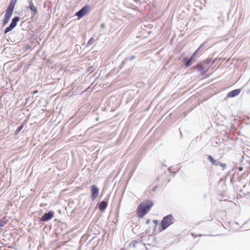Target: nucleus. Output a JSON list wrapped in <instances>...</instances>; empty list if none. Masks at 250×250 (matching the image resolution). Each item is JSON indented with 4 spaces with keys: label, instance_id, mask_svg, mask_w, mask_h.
<instances>
[{
    "label": "nucleus",
    "instance_id": "1",
    "mask_svg": "<svg viewBox=\"0 0 250 250\" xmlns=\"http://www.w3.org/2000/svg\"><path fill=\"white\" fill-rule=\"evenodd\" d=\"M153 206L151 201L146 200L140 204L137 208V215L140 218H143L150 210Z\"/></svg>",
    "mask_w": 250,
    "mask_h": 250
},
{
    "label": "nucleus",
    "instance_id": "2",
    "mask_svg": "<svg viewBox=\"0 0 250 250\" xmlns=\"http://www.w3.org/2000/svg\"><path fill=\"white\" fill-rule=\"evenodd\" d=\"M173 217L171 215H168L164 217L161 222V229L160 231H162L166 229L170 225L173 223Z\"/></svg>",
    "mask_w": 250,
    "mask_h": 250
},
{
    "label": "nucleus",
    "instance_id": "3",
    "mask_svg": "<svg viewBox=\"0 0 250 250\" xmlns=\"http://www.w3.org/2000/svg\"><path fill=\"white\" fill-rule=\"evenodd\" d=\"M89 10L90 6L88 5H85L80 10L76 13L75 16L78 17V19H80L84 16L89 11Z\"/></svg>",
    "mask_w": 250,
    "mask_h": 250
},
{
    "label": "nucleus",
    "instance_id": "4",
    "mask_svg": "<svg viewBox=\"0 0 250 250\" xmlns=\"http://www.w3.org/2000/svg\"><path fill=\"white\" fill-rule=\"evenodd\" d=\"M20 18L18 17H15L12 19V22L11 23L9 26L7 27L4 30V34H6L9 32L11 30H12L14 28L16 27L17 25V22L19 21Z\"/></svg>",
    "mask_w": 250,
    "mask_h": 250
},
{
    "label": "nucleus",
    "instance_id": "5",
    "mask_svg": "<svg viewBox=\"0 0 250 250\" xmlns=\"http://www.w3.org/2000/svg\"><path fill=\"white\" fill-rule=\"evenodd\" d=\"M132 250H145V246L140 242H132Z\"/></svg>",
    "mask_w": 250,
    "mask_h": 250
},
{
    "label": "nucleus",
    "instance_id": "6",
    "mask_svg": "<svg viewBox=\"0 0 250 250\" xmlns=\"http://www.w3.org/2000/svg\"><path fill=\"white\" fill-rule=\"evenodd\" d=\"M193 68L196 69L201 71L202 74H205L208 71V69L203 66L202 62H200L193 67Z\"/></svg>",
    "mask_w": 250,
    "mask_h": 250
},
{
    "label": "nucleus",
    "instance_id": "7",
    "mask_svg": "<svg viewBox=\"0 0 250 250\" xmlns=\"http://www.w3.org/2000/svg\"><path fill=\"white\" fill-rule=\"evenodd\" d=\"M54 217V212L53 211H49L44 214L41 218V220L43 222L47 221L52 219Z\"/></svg>",
    "mask_w": 250,
    "mask_h": 250
},
{
    "label": "nucleus",
    "instance_id": "8",
    "mask_svg": "<svg viewBox=\"0 0 250 250\" xmlns=\"http://www.w3.org/2000/svg\"><path fill=\"white\" fill-rule=\"evenodd\" d=\"M99 195V189L95 185L91 186V197L92 200H95Z\"/></svg>",
    "mask_w": 250,
    "mask_h": 250
},
{
    "label": "nucleus",
    "instance_id": "9",
    "mask_svg": "<svg viewBox=\"0 0 250 250\" xmlns=\"http://www.w3.org/2000/svg\"><path fill=\"white\" fill-rule=\"evenodd\" d=\"M28 8L31 10L32 13V17H34L35 15L38 13V10L37 7L34 5L33 2L30 1L29 3V6Z\"/></svg>",
    "mask_w": 250,
    "mask_h": 250
},
{
    "label": "nucleus",
    "instance_id": "10",
    "mask_svg": "<svg viewBox=\"0 0 250 250\" xmlns=\"http://www.w3.org/2000/svg\"><path fill=\"white\" fill-rule=\"evenodd\" d=\"M14 9V7L12 6L9 5L7 9H6V13H5V17H7V18H10Z\"/></svg>",
    "mask_w": 250,
    "mask_h": 250
},
{
    "label": "nucleus",
    "instance_id": "11",
    "mask_svg": "<svg viewBox=\"0 0 250 250\" xmlns=\"http://www.w3.org/2000/svg\"><path fill=\"white\" fill-rule=\"evenodd\" d=\"M240 91H241V90L239 89H237L233 90L229 92L228 94V97H235V96H237L238 95H239L240 94Z\"/></svg>",
    "mask_w": 250,
    "mask_h": 250
},
{
    "label": "nucleus",
    "instance_id": "12",
    "mask_svg": "<svg viewBox=\"0 0 250 250\" xmlns=\"http://www.w3.org/2000/svg\"><path fill=\"white\" fill-rule=\"evenodd\" d=\"M107 203L105 201H102L99 205V209L104 211L107 207Z\"/></svg>",
    "mask_w": 250,
    "mask_h": 250
},
{
    "label": "nucleus",
    "instance_id": "13",
    "mask_svg": "<svg viewBox=\"0 0 250 250\" xmlns=\"http://www.w3.org/2000/svg\"><path fill=\"white\" fill-rule=\"evenodd\" d=\"M8 220L5 218H3L2 219L0 220V227H3L6 224H7Z\"/></svg>",
    "mask_w": 250,
    "mask_h": 250
},
{
    "label": "nucleus",
    "instance_id": "14",
    "mask_svg": "<svg viewBox=\"0 0 250 250\" xmlns=\"http://www.w3.org/2000/svg\"><path fill=\"white\" fill-rule=\"evenodd\" d=\"M194 60L193 58L191 57L189 59V60L185 64L186 67H188L190 65L191 62Z\"/></svg>",
    "mask_w": 250,
    "mask_h": 250
},
{
    "label": "nucleus",
    "instance_id": "15",
    "mask_svg": "<svg viewBox=\"0 0 250 250\" xmlns=\"http://www.w3.org/2000/svg\"><path fill=\"white\" fill-rule=\"evenodd\" d=\"M208 158L213 165L215 163V160L211 155H208Z\"/></svg>",
    "mask_w": 250,
    "mask_h": 250
},
{
    "label": "nucleus",
    "instance_id": "16",
    "mask_svg": "<svg viewBox=\"0 0 250 250\" xmlns=\"http://www.w3.org/2000/svg\"><path fill=\"white\" fill-rule=\"evenodd\" d=\"M95 42V40L93 38H90L87 42V45H90L92 44Z\"/></svg>",
    "mask_w": 250,
    "mask_h": 250
},
{
    "label": "nucleus",
    "instance_id": "17",
    "mask_svg": "<svg viewBox=\"0 0 250 250\" xmlns=\"http://www.w3.org/2000/svg\"><path fill=\"white\" fill-rule=\"evenodd\" d=\"M23 127V125H22L21 126H19L18 128L16 130L15 133L16 134H17Z\"/></svg>",
    "mask_w": 250,
    "mask_h": 250
},
{
    "label": "nucleus",
    "instance_id": "18",
    "mask_svg": "<svg viewBox=\"0 0 250 250\" xmlns=\"http://www.w3.org/2000/svg\"><path fill=\"white\" fill-rule=\"evenodd\" d=\"M17 1V0H11L9 5L15 7V5Z\"/></svg>",
    "mask_w": 250,
    "mask_h": 250
},
{
    "label": "nucleus",
    "instance_id": "19",
    "mask_svg": "<svg viewBox=\"0 0 250 250\" xmlns=\"http://www.w3.org/2000/svg\"><path fill=\"white\" fill-rule=\"evenodd\" d=\"M199 50V48L197 49L194 52V53L192 54V55L191 56V57L193 58V59H194V58L196 57L197 54V52H198Z\"/></svg>",
    "mask_w": 250,
    "mask_h": 250
},
{
    "label": "nucleus",
    "instance_id": "20",
    "mask_svg": "<svg viewBox=\"0 0 250 250\" xmlns=\"http://www.w3.org/2000/svg\"><path fill=\"white\" fill-rule=\"evenodd\" d=\"M219 166L222 168L223 169H225V168L226 167V164L220 163V164H219Z\"/></svg>",
    "mask_w": 250,
    "mask_h": 250
},
{
    "label": "nucleus",
    "instance_id": "21",
    "mask_svg": "<svg viewBox=\"0 0 250 250\" xmlns=\"http://www.w3.org/2000/svg\"><path fill=\"white\" fill-rule=\"evenodd\" d=\"M10 18H7L6 17H5V16H4V20H3V23L4 24H6V23H7L9 20Z\"/></svg>",
    "mask_w": 250,
    "mask_h": 250
},
{
    "label": "nucleus",
    "instance_id": "22",
    "mask_svg": "<svg viewBox=\"0 0 250 250\" xmlns=\"http://www.w3.org/2000/svg\"><path fill=\"white\" fill-rule=\"evenodd\" d=\"M215 163H214L213 165H215V166H219V164H220V163H221L220 162H219V161H216V160H215Z\"/></svg>",
    "mask_w": 250,
    "mask_h": 250
},
{
    "label": "nucleus",
    "instance_id": "23",
    "mask_svg": "<svg viewBox=\"0 0 250 250\" xmlns=\"http://www.w3.org/2000/svg\"><path fill=\"white\" fill-rule=\"evenodd\" d=\"M37 92V91L34 92V93H36Z\"/></svg>",
    "mask_w": 250,
    "mask_h": 250
}]
</instances>
